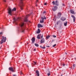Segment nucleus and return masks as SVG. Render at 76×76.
<instances>
[{"instance_id": "f257e3e1", "label": "nucleus", "mask_w": 76, "mask_h": 76, "mask_svg": "<svg viewBox=\"0 0 76 76\" xmlns=\"http://www.w3.org/2000/svg\"><path fill=\"white\" fill-rule=\"evenodd\" d=\"M20 26L21 27V32H24L25 29V26L24 25V23H21L20 24Z\"/></svg>"}, {"instance_id": "f03ea898", "label": "nucleus", "mask_w": 76, "mask_h": 76, "mask_svg": "<svg viewBox=\"0 0 76 76\" xmlns=\"http://www.w3.org/2000/svg\"><path fill=\"white\" fill-rule=\"evenodd\" d=\"M16 9L15 8H14L12 10L9 7L8 9V13L10 15H12V12L13 11H16Z\"/></svg>"}, {"instance_id": "7ed1b4c3", "label": "nucleus", "mask_w": 76, "mask_h": 76, "mask_svg": "<svg viewBox=\"0 0 76 76\" xmlns=\"http://www.w3.org/2000/svg\"><path fill=\"white\" fill-rule=\"evenodd\" d=\"M2 39L1 41L0 44H2L4 42H6V37H4V36H2Z\"/></svg>"}, {"instance_id": "20e7f679", "label": "nucleus", "mask_w": 76, "mask_h": 76, "mask_svg": "<svg viewBox=\"0 0 76 76\" xmlns=\"http://www.w3.org/2000/svg\"><path fill=\"white\" fill-rule=\"evenodd\" d=\"M20 8L21 10H23V2L22 1L23 0H20Z\"/></svg>"}, {"instance_id": "39448f33", "label": "nucleus", "mask_w": 76, "mask_h": 76, "mask_svg": "<svg viewBox=\"0 0 76 76\" xmlns=\"http://www.w3.org/2000/svg\"><path fill=\"white\" fill-rule=\"evenodd\" d=\"M44 18L42 17H41V19L42 20H40V23H44V19H46V17H45V16H44Z\"/></svg>"}, {"instance_id": "423d86ee", "label": "nucleus", "mask_w": 76, "mask_h": 76, "mask_svg": "<svg viewBox=\"0 0 76 76\" xmlns=\"http://www.w3.org/2000/svg\"><path fill=\"white\" fill-rule=\"evenodd\" d=\"M61 16V13L60 12H59L58 13L57 18L58 19H60Z\"/></svg>"}, {"instance_id": "0eeeda50", "label": "nucleus", "mask_w": 76, "mask_h": 76, "mask_svg": "<svg viewBox=\"0 0 76 76\" xmlns=\"http://www.w3.org/2000/svg\"><path fill=\"white\" fill-rule=\"evenodd\" d=\"M31 15V14H30L26 15V17L24 19V20L25 22H27L28 21V20H27V18H28L29 16H30Z\"/></svg>"}, {"instance_id": "6e6552de", "label": "nucleus", "mask_w": 76, "mask_h": 76, "mask_svg": "<svg viewBox=\"0 0 76 76\" xmlns=\"http://www.w3.org/2000/svg\"><path fill=\"white\" fill-rule=\"evenodd\" d=\"M58 7H57V6H54V7L53 8H52V10H53V11H54V12H55V11H56V10H57V9Z\"/></svg>"}, {"instance_id": "1a4fd4ad", "label": "nucleus", "mask_w": 76, "mask_h": 76, "mask_svg": "<svg viewBox=\"0 0 76 76\" xmlns=\"http://www.w3.org/2000/svg\"><path fill=\"white\" fill-rule=\"evenodd\" d=\"M71 17L73 18L74 22H75V20H76V17H75V16L73 15H72Z\"/></svg>"}, {"instance_id": "9d476101", "label": "nucleus", "mask_w": 76, "mask_h": 76, "mask_svg": "<svg viewBox=\"0 0 76 76\" xmlns=\"http://www.w3.org/2000/svg\"><path fill=\"white\" fill-rule=\"evenodd\" d=\"M9 69L10 70V71H11V72H14V70H13V68L12 67H9Z\"/></svg>"}, {"instance_id": "9b49d317", "label": "nucleus", "mask_w": 76, "mask_h": 76, "mask_svg": "<svg viewBox=\"0 0 76 76\" xmlns=\"http://www.w3.org/2000/svg\"><path fill=\"white\" fill-rule=\"evenodd\" d=\"M37 27L38 28H42L43 27V26L40 24H38Z\"/></svg>"}, {"instance_id": "f8f14e48", "label": "nucleus", "mask_w": 76, "mask_h": 76, "mask_svg": "<svg viewBox=\"0 0 76 76\" xmlns=\"http://www.w3.org/2000/svg\"><path fill=\"white\" fill-rule=\"evenodd\" d=\"M36 75L37 76H39V71L38 70H36Z\"/></svg>"}, {"instance_id": "ddd939ff", "label": "nucleus", "mask_w": 76, "mask_h": 76, "mask_svg": "<svg viewBox=\"0 0 76 76\" xmlns=\"http://www.w3.org/2000/svg\"><path fill=\"white\" fill-rule=\"evenodd\" d=\"M20 19V18H18L17 19H16L15 18H14V20L15 22H16L17 20H19Z\"/></svg>"}, {"instance_id": "4468645a", "label": "nucleus", "mask_w": 76, "mask_h": 76, "mask_svg": "<svg viewBox=\"0 0 76 76\" xmlns=\"http://www.w3.org/2000/svg\"><path fill=\"white\" fill-rule=\"evenodd\" d=\"M45 42V39H44L43 38L41 40V44H42V43H44Z\"/></svg>"}, {"instance_id": "2eb2a0df", "label": "nucleus", "mask_w": 76, "mask_h": 76, "mask_svg": "<svg viewBox=\"0 0 76 76\" xmlns=\"http://www.w3.org/2000/svg\"><path fill=\"white\" fill-rule=\"evenodd\" d=\"M31 41L32 43H34L35 41V39L34 37H33L31 39Z\"/></svg>"}, {"instance_id": "dca6fc26", "label": "nucleus", "mask_w": 76, "mask_h": 76, "mask_svg": "<svg viewBox=\"0 0 76 76\" xmlns=\"http://www.w3.org/2000/svg\"><path fill=\"white\" fill-rule=\"evenodd\" d=\"M61 20H62V21H64L65 20H66V18H64L63 17H61Z\"/></svg>"}, {"instance_id": "f3484780", "label": "nucleus", "mask_w": 76, "mask_h": 76, "mask_svg": "<svg viewBox=\"0 0 76 76\" xmlns=\"http://www.w3.org/2000/svg\"><path fill=\"white\" fill-rule=\"evenodd\" d=\"M37 39H40V38H41V35L39 34L37 36Z\"/></svg>"}, {"instance_id": "a211bd4d", "label": "nucleus", "mask_w": 76, "mask_h": 76, "mask_svg": "<svg viewBox=\"0 0 76 76\" xmlns=\"http://www.w3.org/2000/svg\"><path fill=\"white\" fill-rule=\"evenodd\" d=\"M70 12L71 13H72V14H75V12H74V11H73V10H70Z\"/></svg>"}, {"instance_id": "6ab92c4d", "label": "nucleus", "mask_w": 76, "mask_h": 76, "mask_svg": "<svg viewBox=\"0 0 76 76\" xmlns=\"http://www.w3.org/2000/svg\"><path fill=\"white\" fill-rule=\"evenodd\" d=\"M55 4L56 6H58V1H55Z\"/></svg>"}, {"instance_id": "aec40b11", "label": "nucleus", "mask_w": 76, "mask_h": 76, "mask_svg": "<svg viewBox=\"0 0 76 76\" xmlns=\"http://www.w3.org/2000/svg\"><path fill=\"white\" fill-rule=\"evenodd\" d=\"M38 31H37V34H39V33L41 32V31H40V29H39V28H38Z\"/></svg>"}, {"instance_id": "412c9836", "label": "nucleus", "mask_w": 76, "mask_h": 76, "mask_svg": "<svg viewBox=\"0 0 76 76\" xmlns=\"http://www.w3.org/2000/svg\"><path fill=\"white\" fill-rule=\"evenodd\" d=\"M40 48L43 49H45V47L44 46L43 47H42L41 46H40Z\"/></svg>"}, {"instance_id": "4be33fe9", "label": "nucleus", "mask_w": 76, "mask_h": 76, "mask_svg": "<svg viewBox=\"0 0 76 76\" xmlns=\"http://www.w3.org/2000/svg\"><path fill=\"white\" fill-rule=\"evenodd\" d=\"M75 66H76V65L75 64H73V69H74L75 68Z\"/></svg>"}, {"instance_id": "5701e85b", "label": "nucleus", "mask_w": 76, "mask_h": 76, "mask_svg": "<svg viewBox=\"0 0 76 76\" xmlns=\"http://www.w3.org/2000/svg\"><path fill=\"white\" fill-rule=\"evenodd\" d=\"M35 46H36V47H39V45H38V44L37 43L35 44Z\"/></svg>"}, {"instance_id": "b1692460", "label": "nucleus", "mask_w": 76, "mask_h": 76, "mask_svg": "<svg viewBox=\"0 0 76 76\" xmlns=\"http://www.w3.org/2000/svg\"><path fill=\"white\" fill-rule=\"evenodd\" d=\"M67 22H66V23H64V26H67Z\"/></svg>"}, {"instance_id": "393cba45", "label": "nucleus", "mask_w": 76, "mask_h": 76, "mask_svg": "<svg viewBox=\"0 0 76 76\" xmlns=\"http://www.w3.org/2000/svg\"><path fill=\"white\" fill-rule=\"evenodd\" d=\"M52 3H53V5H54L55 4V2H54V1H53L52 2Z\"/></svg>"}, {"instance_id": "a878e982", "label": "nucleus", "mask_w": 76, "mask_h": 76, "mask_svg": "<svg viewBox=\"0 0 76 76\" xmlns=\"http://www.w3.org/2000/svg\"><path fill=\"white\" fill-rule=\"evenodd\" d=\"M47 75H48V76H49L50 75V71L49 72V73H48Z\"/></svg>"}, {"instance_id": "bb28decb", "label": "nucleus", "mask_w": 76, "mask_h": 76, "mask_svg": "<svg viewBox=\"0 0 76 76\" xmlns=\"http://www.w3.org/2000/svg\"><path fill=\"white\" fill-rule=\"evenodd\" d=\"M50 37V36H48L46 37V38H47V39H48Z\"/></svg>"}, {"instance_id": "cd10ccee", "label": "nucleus", "mask_w": 76, "mask_h": 76, "mask_svg": "<svg viewBox=\"0 0 76 76\" xmlns=\"http://www.w3.org/2000/svg\"><path fill=\"white\" fill-rule=\"evenodd\" d=\"M33 64H34V65H35V64H37V62L34 61L33 62Z\"/></svg>"}, {"instance_id": "c85d7f7f", "label": "nucleus", "mask_w": 76, "mask_h": 76, "mask_svg": "<svg viewBox=\"0 0 76 76\" xmlns=\"http://www.w3.org/2000/svg\"><path fill=\"white\" fill-rule=\"evenodd\" d=\"M53 38H56V36L55 35H53Z\"/></svg>"}, {"instance_id": "c756f323", "label": "nucleus", "mask_w": 76, "mask_h": 76, "mask_svg": "<svg viewBox=\"0 0 76 76\" xmlns=\"http://www.w3.org/2000/svg\"><path fill=\"white\" fill-rule=\"evenodd\" d=\"M56 44H55L53 45V47H55V46H56Z\"/></svg>"}, {"instance_id": "7c9ffc66", "label": "nucleus", "mask_w": 76, "mask_h": 76, "mask_svg": "<svg viewBox=\"0 0 76 76\" xmlns=\"http://www.w3.org/2000/svg\"><path fill=\"white\" fill-rule=\"evenodd\" d=\"M62 6H65V4H62Z\"/></svg>"}, {"instance_id": "2f4dec72", "label": "nucleus", "mask_w": 76, "mask_h": 76, "mask_svg": "<svg viewBox=\"0 0 76 76\" xmlns=\"http://www.w3.org/2000/svg\"><path fill=\"white\" fill-rule=\"evenodd\" d=\"M3 34V33H2V32H0V35H1V34Z\"/></svg>"}, {"instance_id": "473e14b6", "label": "nucleus", "mask_w": 76, "mask_h": 76, "mask_svg": "<svg viewBox=\"0 0 76 76\" xmlns=\"http://www.w3.org/2000/svg\"><path fill=\"white\" fill-rule=\"evenodd\" d=\"M62 65L63 66H65V64L64 63Z\"/></svg>"}, {"instance_id": "72a5a7b5", "label": "nucleus", "mask_w": 76, "mask_h": 76, "mask_svg": "<svg viewBox=\"0 0 76 76\" xmlns=\"http://www.w3.org/2000/svg\"><path fill=\"white\" fill-rule=\"evenodd\" d=\"M46 13V12L45 11H44V12H43V13Z\"/></svg>"}, {"instance_id": "f704fd0d", "label": "nucleus", "mask_w": 76, "mask_h": 76, "mask_svg": "<svg viewBox=\"0 0 76 76\" xmlns=\"http://www.w3.org/2000/svg\"><path fill=\"white\" fill-rule=\"evenodd\" d=\"M41 38L42 39V38H43V35H42L41 36Z\"/></svg>"}, {"instance_id": "c9c22d12", "label": "nucleus", "mask_w": 76, "mask_h": 76, "mask_svg": "<svg viewBox=\"0 0 76 76\" xmlns=\"http://www.w3.org/2000/svg\"><path fill=\"white\" fill-rule=\"evenodd\" d=\"M46 4H47V3H44V5H46Z\"/></svg>"}, {"instance_id": "e433bc0d", "label": "nucleus", "mask_w": 76, "mask_h": 76, "mask_svg": "<svg viewBox=\"0 0 76 76\" xmlns=\"http://www.w3.org/2000/svg\"><path fill=\"white\" fill-rule=\"evenodd\" d=\"M4 1V2H6V0H3Z\"/></svg>"}, {"instance_id": "4c0bfd02", "label": "nucleus", "mask_w": 76, "mask_h": 76, "mask_svg": "<svg viewBox=\"0 0 76 76\" xmlns=\"http://www.w3.org/2000/svg\"><path fill=\"white\" fill-rule=\"evenodd\" d=\"M13 76H16V75H13Z\"/></svg>"}, {"instance_id": "58836bf2", "label": "nucleus", "mask_w": 76, "mask_h": 76, "mask_svg": "<svg viewBox=\"0 0 76 76\" xmlns=\"http://www.w3.org/2000/svg\"><path fill=\"white\" fill-rule=\"evenodd\" d=\"M38 1V0H36V2H37H37Z\"/></svg>"}, {"instance_id": "ea45409f", "label": "nucleus", "mask_w": 76, "mask_h": 76, "mask_svg": "<svg viewBox=\"0 0 76 76\" xmlns=\"http://www.w3.org/2000/svg\"><path fill=\"white\" fill-rule=\"evenodd\" d=\"M34 51H36L35 49H34Z\"/></svg>"}, {"instance_id": "a19ab883", "label": "nucleus", "mask_w": 76, "mask_h": 76, "mask_svg": "<svg viewBox=\"0 0 76 76\" xmlns=\"http://www.w3.org/2000/svg\"><path fill=\"white\" fill-rule=\"evenodd\" d=\"M47 47H50L49 46H46Z\"/></svg>"}, {"instance_id": "79ce46f5", "label": "nucleus", "mask_w": 76, "mask_h": 76, "mask_svg": "<svg viewBox=\"0 0 76 76\" xmlns=\"http://www.w3.org/2000/svg\"><path fill=\"white\" fill-rule=\"evenodd\" d=\"M63 76V74H62L61 75V76Z\"/></svg>"}, {"instance_id": "37998d69", "label": "nucleus", "mask_w": 76, "mask_h": 76, "mask_svg": "<svg viewBox=\"0 0 76 76\" xmlns=\"http://www.w3.org/2000/svg\"><path fill=\"white\" fill-rule=\"evenodd\" d=\"M65 54H67V53H65Z\"/></svg>"}, {"instance_id": "c03bdc74", "label": "nucleus", "mask_w": 76, "mask_h": 76, "mask_svg": "<svg viewBox=\"0 0 76 76\" xmlns=\"http://www.w3.org/2000/svg\"><path fill=\"white\" fill-rule=\"evenodd\" d=\"M21 74H22V72H21Z\"/></svg>"}, {"instance_id": "a18cd8bd", "label": "nucleus", "mask_w": 76, "mask_h": 76, "mask_svg": "<svg viewBox=\"0 0 76 76\" xmlns=\"http://www.w3.org/2000/svg\"><path fill=\"white\" fill-rule=\"evenodd\" d=\"M30 75H31V73H30Z\"/></svg>"}, {"instance_id": "49530a36", "label": "nucleus", "mask_w": 76, "mask_h": 76, "mask_svg": "<svg viewBox=\"0 0 76 76\" xmlns=\"http://www.w3.org/2000/svg\"><path fill=\"white\" fill-rule=\"evenodd\" d=\"M48 53V52H46V53Z\"/></svg>"}, {"instance_id": "de8ad7c7", "label": "nucleus", "mask_w": 76, "mask_h": 76, "mask_svg": "<svg viewBox=\"0 0 76 76\" xmlns=\"http://www.w3.org/2000/svg\"><path fill=\"white\" fill-rule=\"evenodd\" d=\"M57 25H58V23H57Z\"/></svg>"}, {"instance_id": "09e8293b", "label": "nucleus", "mask_w": 76, "mask_h": 76, "mask_svg": "<svg viewBox=\"0 0 76 76\" xmlns=\"http://www.w3.org/2000/svg\"><path fill=\"white\" fill-rule=\"evenodd\" d=\"M1 48H0V49Z\"/></svg>"}, {"instance_id": "8fccbe9b", "label": "nucleus", "mask_w": 76, "mask_h": 76, "mask_svg": "<svg viewBox=\"0 0 76 76\" xmlns=\"http://www.w3.org/2000/svg\"><path fill=\"white\" fill-rule=\"evenodd\" d=\"M28 43H27V44H28Z\"/></svg>"}]
</instances>
